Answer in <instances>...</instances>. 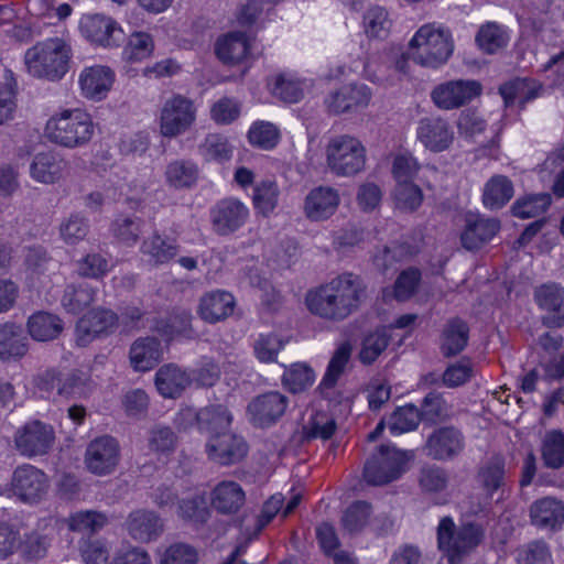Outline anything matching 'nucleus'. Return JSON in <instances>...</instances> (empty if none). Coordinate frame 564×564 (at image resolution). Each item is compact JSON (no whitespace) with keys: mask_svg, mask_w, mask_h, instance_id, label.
<instances>
[{"mask_svg":"<svg viewBox=\"0 0 564 564\" xmlns=\"http://www.w3.org/2000/svg\"><path fill=\"white\" fill-rule=\"evenodd\" d=\"M248 451L249 446L243 437L231 431L208 436L205 444L208 459L220 466L240 463Z\"/></svg>","mask_w":564,"mask_h":564,"instance_id":"obj_12","label":"nucleus"},{"mask_svg":"<svg viewBox=\"0 0 564 564\" xmlns=\"http://www.w3.org/2000/svg\"><path fill=\"white\" fill-rule=\"evenodd\" d=\"M475 41L484 53L495 54L508 45L509 34L502 25L487 22L479 28Z\"/></svg>","mask_w":564,"mask_h":564,"instance_id":"obj_42","label":"nucleus"},{"mask_svg":"<svg viewBox=\"0 0 564 564\" xmlns=\"http://www.w3.org/2000/svg\"><path fill=\"white\" fill-rule=\"evenodd\" d=\"M120 458L118 442L108 435L91 441L86 449L85 464L87 469L98 476L111 474Z\"/></svg>","mask_w":564,"mask_h":564,"instance_id":"obj_15","label":"nucleus"},{"mask_svg":"<svg viewBox=\"0 0 564 564\" xmlns=\"http://www.w3.org/2000/svg\"><path fill=\"white\" fill-rule=\"evenodd\" d=\"M469 328L462 318L449 319L443 329L441 349L444 356L459 354L467 346Z\"/></svg>","mask_w":564,"mask_h":564,"instance_id":"obj_40","label":"nucleus"},{"mask_svg":"<svg viewBox=\"0 0 564 564\" xmlns=\"http://www.w3.org/2000/svg\"><path fill=\"white\" fill-rule=\"evenodd\" d=\"M196 420L199 430L208 437L229 432L232 415L224 404H210L197 412Z\"/></svg>","mask_w":564,"mask_h":564,"instance_id":"obj_33","label":"nucleus"},{"mask_svg":"<svg viewBox=\"0 0 564 564\" xmlns=\"http://www.w3.org/2000/svg\"><path fill=\"white\" fill-rule=\"evenodd\" d=\"M80 29L86 39L104 47L117 46L122 39V30L118 23L102 14L85 17Z\"/></svg>","mask_w":564,"mask_h":564,"instance_id":"obj_21","label":"nucleus"},{"mask_svg":"<svg viewBox=\"0 0 564 564\" xmlns=\"http://www.w3.org/2000/svg\"><path fill=\"white\" fill-rule=\"evenodd\" d=\"M530 517L539 528L557 530L564 523V503L551 497L539 499L531 505Z\"/></svg>","mask_w":564,"mask_h":564,"instance_id":"obj_31","label":"nucleus"},{"mask_svg":"<svg viewBox=\"0 0 564 564\" xmlns=\"http://www.w3.org/2000/svg\"><path fill=\"white\" fill-rule=\"evenodd\" d=\"M482 86L475 79L448 80L435 86L431 99L442 110L458 109L481 95Z\"/></svg>","mask_w":564,"mask_h":564,"instance_id":"obj_10","label":"nucleus"},{"mask_svg":"<svg viewBox=\"0 0 564 564\" xmlns=\"http://www.w3.org/2000/svg\"><path fill=\"white\" fill-rule=\"evenodd\" d=\"M371 96L365 84H350L332 93L326 99V105L330 112L338 115L367 107Z\"/></svg>","mask_w":564,"mask_h":564,"instance_id":"obj_22","label":"nucleus"},{"mask_svg":"<svg viewBox=\"0 0 564 564\" xmlns=\"http://www.w3.org/2000/svg\"><path fill=\"white\" fill-rule=\"evenodd\" d=\"M500 221L497 218L468 213L464 218L460 243L468 251H476L491 241L499 232Z\"/></svg>","mask_w":564,"mask_h":564,"instance_id":"obj_16","label":"nucleus"},{"mask_svg":"<svg viewBox=\"0 0 564 564\" xmlns=\"http://www.w3.org/2000/svg\"><path fill=\"white\" fill-rule=\"evenodd\" d=\"M28 351V338L22 326L14 323L0 325V359L22 357Z\"/></svg>","mask_w":564,"mask_h":564,"instance_id":"obj_36","label":"nucleus"},{"mask_svg":"<svg viewBox=\"0 0 564 564\" xmlns=\"http://www.w3.org/2000/svg\"><path fill=\"white\" fill-rule=\"evenodd\" d=\"M232 145L228 139L218 133H209L198 145L199 155L207 162H227L232 156Z\"/></svg>","mask_w":564,"mask_h":564,"instance_id":"obj_48","label":"nucleus"},{"mask_svg":"<svg viewBox=\"0 0 564 564\" xmlns=\"http://www.w3.org/2000/svg\"><path fill=\"white\" fill-rule=\"evenodd\" d=\"M551 205L549 194H538L521 197L512 205V213L516 217L527 219L538 217Z\"/></svg>","mask_w":564,"mask_h":564,"instance_id":"obj_56","label":"nucleus"},{"mask_svg":"<svg viewBox=\"0 0 564 564\" xmlns=\"http://www.w3.org/2000/svg\"><path fill=\"white\" fill-rule=\"evenodd\" d=\"M326 162L338 176H352L365 169L366 149L360 140L343 134L332 138L326 147Z\"/></svg>","mask_w":564,"mask_h":564,"instance_id":"obj_6","label":"nucleus"},{"mask_svg":"<svg viewBox=\"0 0 564 564\" xmlns=\"http://www.w3.org/2000/svg\"><path fill=\"white\" fill-rule=\"evenodd\" d=\"M421 420L436 423L449 416L448 408L440 393L430 392L422 401L420 410Z\"/></svg>","mask_w":564,"mask_h":564,"instance_id":"obj_64","label":"nucleus"},{"mask_svg":"<svg viewBox=\"0 0 564 564\" xmlns=\"http://www.w3.org/2000/svg\"><path fill=\"white\" fill-rule=\"evenodd\" d=\"M18 83L12 70L4 68L0 80V124L13 120L17 112Z\"/></svg>","mask_w":564,"mask_h":564,"instance_id":"obj_43","label":"nucleus"},{"mask_svg":"<svg viewBox=\"0 0 564 564\" xmlns=\"http://www.w3.org/2000/svg\"><path fill=\"white\" fill-rule=\"evenodd\" d=\"M118 326V316L107 308H97L80 317L76 324L77 343L86 346L95 338L112 333Z\"/></svg>","mask_w":564,"mask_h":564,"instance_id":"obj_17","label":"nucleus"},{"mask_svg":"<svg viewBox=\"0 0 564 564\" xmlns=\"http://www.w3.org/2000/svg\"><path fill=\"white\" fill-rule=\"evenodd\" d=\"M409 456L405 452L382 445L378 453L367 460L364 468V478L368 484L375 486L391 482L404 471Z\"/></svg>","mask_w":564,"mask_h":564,"instance_id":"obj_7","label":"nucleus"},{"mask_svg":"<svg viewBox=\"0 0 564 564\" xmlns=\"http://www.w3.org/2000/svg\"><path fill=\"white\" fill-rule=\"evenodd\" d=\"M486 120L474 109H465L457 119V129L462 137L478 141L486 132Z\"/></svg>","mask_w":564,"mask_h":564,"instance_id":"obj_59","label":"nucleus"},{"mask_svg":"<svg viewBox=\"0 0 564 564\" xmlns=\"http://www.w3.org/2000/svg\"><path fill=\"white\" fill-rule=\"evenodd\" d=\"M485 531L475 522H464L458 527L451 517L440 520L437 545L449 564L462 563L482 542Z\"/></svg>","mask_w":564,"mask_h":564,"instance_id":"obj_5","label":"nucleus"},{"mask_svg":"<svg viewBox=\"0 0 564 564\" xmlns=\"http://www.w3.org/2000/svg\"><path fill=\"white\" fill-rule=\"evenodd\" d=\"M69 44L59 37L46 39L30 47L24 55L29 74L50 80L61 79L68 70Z\"/></svg>","mask_w":564,"mask_h":564,"instance_id":"obj_4","label":"nucleus"},{"mask_svg":"<svg viewBox=\"0 0 564 564\" xmlns=\"http://www.w3.org/2000/svg\"><path fill=\"white\" fill-rule=\"evenodd\" d=\"M192 319L193 316L189 311L177 308L165 319H160L156 323V330L169 338L175 336L191 338L194 335Z\"/></svg>","mask_w":564,"mask_h":564,"instance_id":"obj_45","label":"nucleus"},{"mask_svg":"<svg viewBox=\"0 0 564 564\" xmlns=\"http://www.w3.org/2000/svg\"><path fill=\"white\" fill-rule=\"evenodd\" d=\"M28 329L32 338L46 341L56 338L63 330L62 321L50 313L39 312L28 321Z\"/></svg>","mask_w":564,"mask_h":564,"instance_id":"obj_44","label":"nucleus"},{"mask_svg":"<svg viewBox=\"0 0 564 564\" xmlns=\"http://www.w3.org/2000/svg\"><path fill=\"white\" fill-rule=\"evenodd\" d=\"M541 457L547 468L560 469L564 466V433L562 431L546 432L541 444Z\"/></svg>","mask_w":564,"mask_h":564,"instance_id":"obj_46","label":"nucleus"},{"mask_svg":"<svg viewBox=\"0 0 564 564\" xmlns=\"http://www.w3.org/2000/svg\"><path fill=\"white\" fill-rule=\"evenodd\" d=\"M390 337L386 330L377 329L362 341L359 359L364 365L372 364L388 347Z\"/></svg>","mask_w":564,"mask_h":564,"instance_id":"obj_60","label":"nucleus"},{"mask_svg":"<svg viewBox=\"0 0 564 564\" xmlns=\"http://www.w3.org/2000/svg\"><path fill=\"white\" fill-rule=\"evenodd\" d=\"M163 358L161 341L155 337H140L135 339L129 351L131 367L135 371H149Z\"/></svg>","mask_w":564,"mask_h":564,"instance_id":"obj_28","label":"nucleus"},{"mask_svg":"<svg viewBox=\"0 0 564 564\" xmlns=\"http://www.w3.org/2000/svg\"><path fill=\"white\" fill-rule=\"evenodd\" d=\"M366 284L354 273H343L329 282L310 290L305 304L310 313L333 323H339L357 312L366 299Z\"/></svg>","mask_w":564,"mask_h":564,"instance_id":"obj_1","label":"nucleus"},{"mask_svg":"<svg viewBox=\"0 0 564 564\" xmlns=\"http://www.w3.org/2000/svg\"><path fill=\"white\" fill-rule=\"evenodd\" d=\"M141 224L139 218L119 217L113 221L111 231L119 242L133 246L139 240Z\"/></svg>","mask_w":564,"mask_h":564,"instance_id":"obj_63","label":"nucleus"},{"mask_svg":"<svg viewBox=\"0 0 564 564\" xmlns=\"http://www.w3.org/2000/svg\"><path fill=\"white\" fill-rule=\"evenodd\" d=\"M48 487L46 474L33 465L24 464L13 471L11 490L23 502L40 501L47 494Z\"/></svg>","mask_w":564,"mask_h":564,"instance_id":"obj_13","label":"nucleus"},{"mask_svg":"<svg viewBox=\"0 0 564 564\" xmlns=\"http://www.w3.org/2000/svg\"><path fill=\"white\" fill-rule=\"evenodd\" d=\"M217 57L225 64H238L249 53V42L245 33L230 32L219 37L215 44Z\"/></svg>","mask_w":564,"mask_h":564,"instance_id":"obj_35","label":"nucleus"},{"mask_svg":"<svg viewBox=\"0 0 564 564\" xmlns=\"http://www.w3.org/2000/svg\"><path fill=\"white\" fill-rule=\"evenodd\" d=\"M155 387L164 398H177L189 386L191 378L174 364L163 365L155 373Z\"/></svg>","mask_w":564,"mask_h":564,"instance_id":"obj_32","label":"nucleus"},{"mask_svg":"<svg viewBox=\"0 0 564 564\" xmlns=\"http://www.w3.org/2000/svg\"><path fill=\"white\" fill-rule=\"evenodd\" d=\"M271 94L285 102H297L303 97V88L299 80L286 74H278L268 83Z\"/></svg>","mask_w":564,"mask_h":564,"instance_id":"obj_54","label":"nucleus"},{"mask_svg":"<svg viewBox=\"0 0 564 564\" xmlns=\"http://www.w3.org/2000/svg\"><path fill=\"white\" fill-rule=\"evenodd\" d=\"M126 527L129 535L137 542L149 543L159 539L164 531V522L154 511L139 509L132 511Z\"/></svg>","mask_w":564,"mask_h":564,"instance_id":"obj_24","label":"nucleus"},{"mask_svg":"<svg viewBox=\"0 0 564 564\" xmlns=\"http://www.w3.org/2000/svg\"><path fill=\"white\" fill-rule=\"evenodd\" d=\"M512 182L505 175H494L485 184L482 203L485 207L495 210L502 208L513 196Z\"/></svg>","mask_w":564,"mask_h":564,"instance_id":"obj_39","label":"nucleus"},{"mask_svg":"<svg viewBox=\"0 0 564 564\" xmlns=\"http://www.w3.org/2000/svg\"><path fill=\"white\" fill-rule=\"evenodd\" d=\"M180 250V246L175 239L162 237L154 232L152 236L143 240L141 252L148 256L154 264H164L170 262Z\"/></svg>","mask_w":564,"mask_h":564,"instance_id":"obj_38","label":"nucleus"},{"mask_svg":"<svg viewBox=\"0 0 564 564\" xmlns=\"http://www.w3.org/2000/svg\"><path fill=\"white\" fill-rule=\"evenodd\" d=\"M45 133L56 145L77 149L91 141L95 123L91 116L80 108L64 109L47 120Z\"/></svg>","mask_w":564,"mask_h":564,"instance_id":"obj_3","label":"nucleus"},{"mask_svg":"<svg viewBox=\"0 0 564 564\" xmlns=\"http://www.w3.org/2000/svg\"><path fill=\"white\" fill-rule=\"evenodd\" d=\"M115 80V73L106 65L85 67L78 77L82 95L88 99H104Z\"/></svg>","mask_w":564,"mask_h":564,"instance_id":"obj_25","label":"nucleus"},{"mask_svg":"<svg viewBox=\"0 0 564 564\" xmlns=\"http://www.w3.org/2000/svg\"><path fill=\"white\" fill-rule=\"evenodd\" d=\"M54 443L53 426L40 420L26 422L14 434L15 449L28 458L46 455Z\"/></svg>","mask_w":564,"mask_h":564,"instance_id":"obj_9","label":"nucleus"},{"mask_svg":"<svg viewBox=\"0 0 564 564\" xmlns=\"http://www.w3.org/2000/svg\"><path fill=\"white\" fill-rule=\"evenodd\" d=\"M213 231L220 237L235 234L249 218V208L240 199L226 197L218 200L209 210Z\"/></svg>","mask_w":564,"mask_h":564,"instance_id":"obj_11","label":"nucleus"},{"mask_svg":"<svg viewBox=\"0 0 564 564\" xmlns=\"http://www.w3.org/2000/svg\"><path fill=\"white\" fill-rule=\"evenodd\" d=\"M197 561L198 553L194 546L176 542L163 551L159 564H197Z\"/></svg>","mask_w":564,"mask_h":564,"instance_id":"obj_62","label":"nucleus"},{"mask_svg":"<svg viewBox=\"0 0 564 564\" xmlns=\"http://www.w3.org/2000/svg\"><path fill=\"white\" fill-rule=\"evenodd\" d=\"M538 306L547 313L543 324L549 327L564 326V288L557 283L542 284L534 290Z\"/></svg>","mask_w":564,"mask_h":564,"instance_id":"obj_20","label":"nucleus"},{"mask_svg":"<svg viewBox=\"0 0 564 564\" xmlns=\"http://www.w3.org/2000/svg\"><path fill=\"white\" fill-rule=\"evenodd\" d=\"M94 389V382L88 372L72 369L63 372V381L58 388V395L67 398L87 397Z\"/></svg>","mask_w":564,"mask_h":564,"instance_id":"obj_47","label":"nucleus"},{"mask_svg":"<svg viewBox=\"0 0 564 564\" xmlns=\"http://www.w3.org/2000/svg\"><path fill=\"white\" fill-rule=\"evenodd\" d=\"M67 167L64 158L53 151L37 153L31 165V176L43 184H54L58 182Z\"/></svg>","mask_w":564,"mask_h":564,"instance_id":"obj_29","label":"nucleus"},{"mask_svg":"<svg viewBox=\"0 0 564 564\" xmlns=\"http://www.w3.org/2000/svg\"><path fill=\"white\" fill-rule=\"evenodd\" d=\"M464 433L453 425L435 429L426 438L424 446L429 457L435 460H453L464 452Z\"/></svg>","mask_w":564,"mask_h":564,"instance_id":"obj_14","label":"nucleus"},{"mask_svg":"<svg viewBox=\"0 0 564 564\" xmlns=\"http://www.w3.org/2000/svg\"><path fill=\"white\" fill-rule=\"evenodd\" d=\"M518 564H552V555L544 541L535 540L516 550Z\"/></svg>","mask_w":564,"mask_h":564,"instance_id":"obj_57","label":"nucleus"},{"mask_svg":"<svg viewBox=\"0 0 564 564\" xmlns=\"http://www.w3.org/2000/svg\"><path fill=\"white\" fill-rule=\"evenodd\" d=\"M339 202V194L335 188L318 186L307 194L304 202V213L311 220H325L335 214Z\"/></svg>","mask_w":564,"mask_h":564,"instance_id":"obj_26","label":"nucleus"},{"mask_svg":"<svg viewBox=\"0 0 564 564\" xmlns=\"http://www.w3.org/2000/svg\"><path fill=\"white\" fill-rule=\"evenodd\" d=\"M195 120L194 102L182 95H174L161 108L160 133L165 138H176L189 130Z\"/></svg>","mask_w":564,"mask_h":564,"instance_id":"obj_8","label":"nucleus"},{"mask_svg":"<svg viewBox=\"0 0 564 564\" xmlns=\"http://www.w3.org/2000/svg\"><path fill=\"white\" fill-rule=\"evenodd\" d=\"M364 26L369 37L384 40L390 33L392 21L384 8L375 6L365 12Z\"/></svg>","mask_w":564,"mask_h":564,"instance_id":"obj_50","label":"nucleus"},{"mask_svg":"<svg viewBox=\"0 0 564 564\" xmlns=\"http://www.w3.org/2000/svg\"><path fill=\"white\" fill-rule=\"evenodd\" d=\"M246 502V492L234 480L218 482L210 492L212 507L221 514H236Z\"/></svg>","mask_w":564,"mask_h":564,"instance_id":"obj_27","label":"nucleus"},{"mask_svg":"<svg viewBox=\"0 0 564 564\" xmlns=\"http://www.w3.org/2000/svg\"><path fill=\"white\" fill-rule=\"evenodd\" d=\"M96 289L88 283L68 284L63 293L61 303L66 312L78 314L94 303Z\"/></svg>","mask_w":564,"mask_h":564,"instance_id":"obj_41","label":"nucleus"},{"mask_svg":"<svg viewBox=\"0 0 564 564\" xmlns=\"http://www.w3.org/2000/svg\"><path fill=\"white\" fill-rule=\"evenodd\" d=\"M249 142L262 150L275 148L280 140L279 129L271 122H254L248 132Z\"/></svg>","mask_w":564,"mask_h":564,"instance_id":"obj_58","label":"nucleus"},{"mask_svg":"<svg viewBox=\"0 0 564 564\" xmlns=\"http://www.w3.org/2000/svg\"><path fill=\"white\" fill-rule=\"evenodd\" d=\"M409 56L417 65L438 68L446 64L455 50L452 31L438 23H425L409 43Z\"/></svg>","mask_w":564,"mask_h":564,"instance_id":"obj_2","label":"nucleus"},{"mask_svg":"<svg viewBox=\"0 0 564 564\" xmlns=\"http://www.w3.org/2000/svg\"><path fill=\"white\" fill-rule=\"evenodd\" d=\"M279 186L274 181H262L253 188L252 202L254 209L263 217L270 216L278 206Z\"/></svg>","mask_w":564,"mask_h":564,"instance_id":"obj_49","label":"nucleus"},{"mask_svg":"<svg viewBox=\"0 0 564 564\" xmlns=\"http://www.w3.org/2000/svg\"><path fill=\"white\" fill-rule=\"evenodd\" d=\"M420 422V410L413 404H406L390 415L388 426L393 435H400L416 430Z\"/></svg>","mask_w":564,"mask_h":564,"instance_id":"obj_52","label":"nucleus"},{"mask_svg":"<svg viewBox=\"0 0 564 564\" xmlns=\"http://www.w3.org/2000/svg\"><path fill=\"white\" fill-rule=\"evenodd\" d=\"M154 42L152 36L145 32L132 33L123 48V57L128 62H141L153 53Z\"/></svg>","mask_w":564,"mask_h":564,"instance_id":"obj_55","label":"nucleus"},{"mask_svg":"<svg viewBox=\"0 0 564 564\" xmlns=\"http://www.w3.org/2000/svg\"><path fill=\"white\" fill-rule=\"evenodd\" d=\"M352 347L348 341L341 343L334 351L326 372L318 386L322 398H333L334 387L337 384L339 378L344 375L350 357Z\"/></svg>","mask_w":564,"mask_h":564,"instance_id":"obj_30","label":"nucleus"},{"mask_svg":"<svg viewBox=\"0 0 564 564\" xmlns=\"http://www.w3.org/2000/svg\"><path fill=\"white\" fill-rule=\"evenodd\" d=\"M166 183L175 189H188L196 185L199 169L191 160H174L165 169Z\"/></svg>","mask_w":564,"mask_h":564,"instance_id":"obj_37","label":"nucleus"},{"mask_svg":"<svg viewBox=\"0 0 564 564\" xmlns=\"http://www.w3.org/2000/svg\"><path fill=\"white\" fill-rule=\"evenodd\" d=\"M416 138L427 150L438 153L452 145L455 133L447 120L429 117L419 121Z\"/></svg>","mask_w":564,"mask_h":564,"instance_id":"obj_18","label":"nucleus"},{"mask_svg":"<svg viewBox=\"0 0 564 564\" xmlns=\"http://www.w3.org/2000/svg\"><path fill=\"white\" fill-rule=\"evenodd\" d=\"M288 408V398L278 392L271 391L254 398L248 405L254 425L260 427L275 423Z\"/></svg>","mask_w":564,"mask_h":564,"instance_id":"obj_19","label":"nucleus"},{"mask_svg":"<svg viewBox=\"0 0 564 564\" xmlns=\"http://www.w3.org/2000/svg\"><path fill=\"white\" fill-rule=\"evenodd\" d=\"M283 347V340L275 334H261L252 345L256 358L265 364L275 361Z\"/></svg>","mask_w":564,"mask_h":564,"instance_id":"obj_61","label":"nucleus"},{"mask_svg":"<svg viewBox=\"0 0 564 564\" xmlns=\"http://www.w3.org/2000/svg\"><path fill=\"white\" fill-rule=\"evenodd\" d=\"M66 523L70 531L94 533L107 524V517L95 510H83L69 514Z\"/></svg>","mask_w":564,"mask_h":564,"instance_id":"obj_53","label":"nucleus"},{"mask_svg":"<svg viewBox=\"0 0 564 564\" xmlns=\"http://www.w3.org/2000/svg\"><path fill=\"white\" fill-rule=\"evenodd\" d=\"M235 306L236 301L231 293L214 290L202 295L197 314L204 322L216 324L228 318L234 313Z\"/></svg>","mask_w":564,"mask_h":564,"instance_id":"obj_23","label":"nucleus"},{"mask_svg":"<svg viewBox=\"0 0 564 564\" xmlns=\"http://www.w3.org/2000/svg\"><path fill=\"white\" fill-rule=\"evenodd\" d=\"M314 370L304 362L293 364L282 376V382L292 393H299L315 382Z\"/></svg>","mask_w":564,"mask_h":564,"instance_id":"obj_51","label":"nucleus"},{"mask_svg":"<svg viewBox=\"0 0 564 564\" xmlns=\"http://www.w3.org/2000/svg\"><path fill=\"white\" fill-rule=\"evenodd\" d=\"M499 91L507 106L519 101L523 107L527 102L541 96L543 85L533 78H516L503 84Z\"/></svg>","mask_w":564,"mask_h":564,"instance_id":"obj_34","label":"nucleus"}]
</instances>
